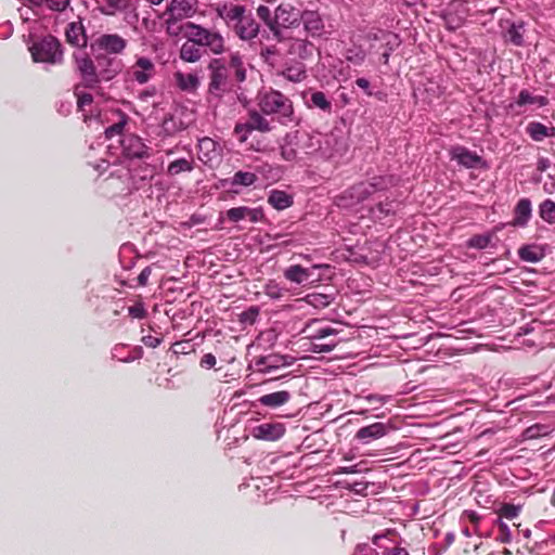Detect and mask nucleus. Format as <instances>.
<instances>
[{
  "mask_svg": "<svg viewBox=\"0 0 555 555\" xmlns=\"http://www.w3.org/2000/svg\"><path fill=\"white\" fill-rule=\"evenodd\" d=\"M125 47L122 37H99L91 43V52L95 57L101 81H109L121 72V60L108 54L119 53Z\"/></svg>",
  "mask_w": 555,
  "mask_h": 555,
  "instance_id": "1",
  "label": "nucleus"
},
{
  "mask_svg": "<svg viewBox=\"0 0 555 555\" xmlns=\"http://www.w3.org/2000/svg\"><path fill=\"white\" fill-rule=\"evenodd\" d=\"M216 12L235 35H258L259 24L246 7L225 2L217 4Z\"/></svg>",
  "mask_w": 555,
  "mask_h": 555,
  "instance_id": "2",
  "label": "nucleus"
},
{
  "mask_svg": "<svg viewBox=\"0 0 555 555\" xmlns=\"http://www.w3.org/2000/svg\"><path fill=\"white\" fill-rule=\"evenodd\" d=\"M258 106L264 115H275L281 124L294 121L295 112L293 102L281 91L269 90L258 98Z\"/></svg>",
  "mask_w": 555,
  "mask_h": 555,
  "instance_id": "3",
  "label": "nucleus"
},
{
  "mask_svg": "<svg viewBox=\"0 0 555 555\" xmlns=\"http://www.w3.org/2000/svg\"><path fill=\"white\" fill-rule=\"evenodd\" d=\"M29 51L35 62L56 63L62 57L61 44L56 37H36Z\"/></svg>",
  "mask_w": 555,
  "mask_h": 555,
  "instance_id": "4",
  "label": "nucleus"
},
{
  "mask_svg": "<svg viewBox=\"0 0 555 555\" xmlns=\"http://www.w3.org/2000/svg\"><path fill=\"white\" fill-rule=\"evenodd\" d=\"M273 129L271 122L258 111H249L246 121L237 122L234 127V133L240 138V142L247 141L248 134L253 131L270 132Z\"/></svg>",
  "mask_w": 555,
  "mask_h": 555,
  "instance_id": "5",
  "label": "nucleus"
},
{
  "mask_svg": "<svg viewBox=\"0 0 555 555\" xmlns=\"http://www.w3.org/2000/svg\"><path fill=\"white\" fill-rule=\"evenodd\" d=\"M210 81L208 86V93L216 98H220L224 92L231 89L230 83V68L224 65H219L217 60L209 64Z\"/></svg>",
  "mask_w": 555,
  "mask_h": 555,
  "instance_id": "6",
  "label": "nucleus"
},
{
  "mask_svg": "<svg viewBox=\"0 0 555 555\" xmlns=\"http://www.w3.org/2000/svg\"><path fill=\"white\" fill-rule=\"evenodd\" d=\"M301 13L298 9L294 8L289 3H281L273 16V22L275 23L274 35H280L281 29L283 28H294L300 24Z\"/></svg>",
  "mask_w": 555,
  "mask_h": 555,
  "instance_id": "7",
  "label": "nucleus"
},
{
  "mask_svg": "<svg viewBox=\"0 0 555 555\" xmlns=\"http://www.w3.org/2000/svg\"><path fill=\"white\" fill-rule=\"evenodd\" d=\"M280 46L286 48V54L302 60L309 59L313 55L315 47L307 38L300 37H285L280 41Z\"/></svg>",
  "mask_w": 555,
  "mask_h": 555,
  "instance_id": "8",
  "label": "nucleus"
},
{
  "mask_svg": "<svg viewBox=\"0 0 555 555\" xmlns=\"http://www.w3.org/2000/svg\"><path fill=\"white\" fill-rule=\"evenodd\" d=\"M76 64L86 88L93 89L101 82L98 67L89 56H76Z\"/></svg>",
  "mask_w": 555,
  "mask_h": 555,
  "instance_id": "9",
  "label": "nucleus"
},
{
  "mask_svg": "<svg viewBox=\"0 0 555 555\" xmlns=\"http://www.w3.org/2000/svg\"><path fill=\"white\" fill-rule=\"evenodd\" d=\"M293 358L281 354H268L256 360L257 370L263 374H271L279 369L286 367L292 364Z\"/></svg>",
  "mask_w": 555,
  "mask_h": 555,
  "instance_id": "10",
  "label": "nucleus"
},
{
  "mask_svg": "<svg viewBox=\"0 0 555 555\" xmlns=\"http://www.w3.org/2000/svg\"><path fill=\"white\" fill-rule=\"evenodd\" d=\"M285 434V427L281 423H263L253 429V436L259 440L276 441Z\"/></svg>",
  "mask_w": 555,
  "mask_h": 555,
  "instance_id": "11",
  "label": "nucleus"
},
{
  "mask_svg": "<svg viewBox=\"0 0 555 555\" xmlns=\"http://www.w3.org/2000/svg\"><path fill=\"white\" fill-rule=\"evenodd\" d=\"M203 53H205V47L201 37H188L181 47L180 57L185 62L194 63L202 57Z\"/></svg>",
  "mask_w": 555,
  "mask_h": 555,
  "instance_id": "12",
  "label": "nucleus"
},
{
  "mask_svg": "<svg viewBox=\"0 0 555 555\" xmlns=\"http://www.w3.org/2000/svg\"><path fill=\"white\" fill-rule=\"evenodd\" d=\"M196 0H171L167 5L165 14L169 20H179L190 16L195 11Z\"/></svg>",
  "mask_w": 555,
  "mask_h": 555,
  "instance_id": "13",
  "label": "nucleus"
},
{
  "mask_svg": "<svg viewBox=\"0 0 555 555\" xmlns=\"http://www.w3.org/2000/svg\"><path fill=\"white\" fill-rule=\"evenodd\" d=\"M227 218L231 222H238L241 220L248 219L250 222L255 223L263 218V212L258 208L240 206L227 210Z\"/></svg>",
  "mask_w": 555,
  "mask_h": 555,
  "instance_id": "14",
  "label": "nucleus"
},
{
  "mask_svg": "<svg viewBox=\"0 0 555 555\" xmlns=\"http://www.w3.org/2000/svg\"><path fill=\"white\" fill-rule=\"evenodd\" d=\"M532 216V204L527 197L520 198L514 207L513 220L511 224L513 227L524 228L528 224Z\"/></svg>",
  "mask_w": 555,
  "mask_h": 555,
  "instance_id": "15",
  "label": "nucleus"
},
{
  "mask_svg": "<svg viewBox=\"0 0 555 555\" xmlns=\"http://www.w3.org/2000/svg\"><path fill=\"white\" fill-rule=\"evenodd\" d=\"M155 74V65L146 57H139L132 67V76L140 85L146 83Z\"/></svg>",
  "mask_w": 555,
  "mask_h": 555,
  "instance_id": "16",
  "label": "nucleus"
},
{
  "mask_svg": "<svg viewBox=\"0 0 555 555\" xmlns=\"http://www.w3.org/2000/svg\"><path fill=\"white\" fill-rule=\"evenodd\" d=\"M306 338L314 341H321L328 336L336 335L338 331L331 326H324L320 321L313 320L302 330Z\"/></svg>",
  "mask_w": 555,
  "mask_h": 555,
  "instance_id": "17",
  "label": "nucleus"
},
{
  "mask_svg": "<svg viewBox=\"0 0 555 555\" xmlns=\"http://www.w3.org/2000/svg\"><path fill=\"white\" fill-rule=\"evenodd\" d=\"M451 158L466 168H476L482 163V158L464 146H456L451 151Z\"/></svg>",
  "mask_w": 555,
  "mask_h": 555,
  "instance_id": "18",
  "label": "nucleus"
},
{
  "mask_svg": "<svg viewBox=\"0 0 555 555\" xmlns=\"http://www.w3.org/2000/svg\"><path fill=\"white\" fill-rule=\"evenodd\" d=\"M321 267V264H314L311 268H304L300 264H292L285 269L284 276L292 283L302 284L310 279L312 275V270Z\"/></svg>",
  "mask_w": 555,
  "mask_h": 555,
  "instance_id": "19",
  "label": "nucleus"
},
{
  "mask_svg": "<svg viewBox=\"0 0 555 555\" xmlns=\"http://www.w3.org/2000/svg\"><path fill=\"white\" fill-rule=\"evenodd\" d=\"M292 399V395L287 390H279L274 392H270L267 395H262L257 399V402L269 409H278L286 403H288Z\"/></svg>",
  "mask_w": 555,
  "mask_h": 555,
  "instance_id": "20",
  "label": "nucleus"
},
{
  "mask_svg": "<svg viewBox=\"0 0 555 555\" xmlns=\"http://www.w3.org/2000/svg\"><path fill=\"white\" fill-rule=\"evenodd\" d=\"M384 188V183L380 178H374L371 182H361L352 188V195L358 201H364L373 193Z\"/></svg>",
  "mask_w": 555,
  "mask_h": 555,
  "instance_id": "21",
  "label": "nucleus"
},
{
  "mask_svg": "<svg viewBox=\"0 0 555 555\" xmlns=\"http://www.w3.org/2000/svg\"><path fill=\"white\" fill-rule=\"evenodd\" d=\"M389 427L384 423H374L364 427H361L356 433V438L359 440L378 439L384 437L388 433Z\"/></svg>",
  "mask_w": 555,
  "mask_h": 555,
  "instance_id": "22",
  "label": "nucleus"
},
{
  "mask_svg": "<svg viewBox=\"0 0 555 555\" xmlns=\"http://www.w3.org/2000/svg\"><path fill=\"white\" fill-rule=\"evenodd\" d=\"M528 104L542 107L548 104V99L543 95H533L529 90L524 89L519 92L518 98L509 105V107L514 108L515 106H524Z\"/></svg>",
  "mask_w": 555,
  "mask_h": 555,
  "instance_id": "23",
  "label": "nucleus"
},
{
  "mask_svg": "<svg viewBox=\"0 0 555 555\" xmlns=\"http://www.w3.org/2000/svg\"><path fill=\"white\" fill-rule=\"evenodd\" d=\"M300 23L304 24V29L311 35L323 28V21L315 11H304L300 16Z\"/></svg>",
  "mask_w": 555,
  "mask_h": 555,
  "instance_id": "24",
  "label": "nucleus"
},
{
  "mask_svg": "<svg viewBox=\"0 0 555 555\" xmlns=\"http://www.w3.org/2000/svg\"><path fill=\"white\" fill-rule=\"evenodd\" d=\"M176 85L186 92H195L199 87V79L196 74H183L177 72L173 75Z\"/></svg>",
  "mask_w": 555,
  "mask_h": 555,
  "instance_id": "25",
  "label": "nucleus"
},
{
  "mask_svg": "<svg viewBox=\"0 0 555 555\" xmlns=\"http://www.w3.org/2000/svg\"><path fill=\"white\" fill-rule=\"evenodd\" d=\"M268 203L278 210H283L293 205V197L285 191L272 190L268 196Z\"/></svg>",
  "mask_w": 555,
  "mask_h": 555,
  "instance_id": "26",
  "label": "nucleus"
},
{
  "mask_svg": "<svg viewBox=\"0 0 555 555\" xmlns=\"http://www.w3.org/2000/svg\"><path fill=\"white\" fill-rule=\"evenodd\" d=\"M518 256L522 261L537 263L543 259L544 253L540 246L528 244L518 249Z\"/></svg>",
  "mask_w": 555,
  "mask_h": 555,
  "instance_id": "27",
  "label": "nucleus"
},
{
  "mask_svg": "<svg viewBox=\"0 0 555 555\" xmlns=\"http://www.w3.org/2000/svg\"><path fill=\"white\" fill-rule=\"evenodd\" d=\"M194 167H195V163L192 157L178 158L176 160H172L168 165L167 175L173 177V176H178L182 172H191V171H193Z\"/></svg>",
  "mask_w": 555,
  "mask_h": 555,
  "instance_id": "28",
  "label": "nucleus"
},
{
  "mask_svg": "<svg viewBox=\"0 0 555 555\" xmlns=\"http://www.w3.org/2000/svg\"><path fill=\"white\" fill-rule=\"evenodd\" d=\"M199 153L203 156H199V159L205 164L212 162L218 157V153L216 151V142L210 138H203L198 141Z\"/></svg>",
  "mask_w": 555,
  "mask_h": 555,
  "instance_id": "29",
  "label": "nucleus"
},
{
  "mask_svg": "<svg viewBox=\"0 0 555 555\" xmlns=\"http://www.w3.org/2000/svg\"><path fill=\"white\" fill-rule=\"evenodd\" d=\"M295 139H297V132L288 133L285 137V143L281 145V157L286 162L298 160V151L294 146Z\"/></svg>",
  "mask_w": 555,
  "mask_h": 555,
  "instance_id": "30",
  "label": "nucleus"
},
{
  "mask_svg": "<svg viewBox=\"0 0 555 555\" xmlns=\"http://www.w3.org/2000/svg\"><path fill=\"white\" fill-rule=\"evenodd\" d=\"M281 75L292 82H300L307 77L306 66L302 63H296L287 66Z\"/></svg>",
  "mask_w": 555,
  "mask_h": 555,
  "instance_id": "31",
  "label": "nucleus"
},
{
  "mask_svg": "<svg viewBox=\"0 0 555 555\" xmlns=\"http://www.w3.org/2000/svg\"><path fill=\"white\" fill-rule=\"evenodd\" d=\"M258 177L255 172L236 171L230 180L232 186H250L256 183Z\"/></svg>",
  "mask_w": 555,
  "mask_h": 555,
  "instance_id": "32",
  "label": "nucleus"
},
{
  "mask_svg": "<svg viewBox=\"0 0 555 555\" xmlns=\"http://www.w3.org/2000/svg\"><path fill=\"white\" fill-rule=\"evenodd\" d=\"M527 133L530 135V138L537 142H540L544 140L546 137H550V129L538 121L529 122L526 128Z\"/></svg>",
  "mask_w": 555,
  "mask_h": 555,
  "instance_id": "33",
  "label": "nucleus"
},
{
  "mask_svg": "<svg viewBox=\"0 0 555 555\" xmlns=\"http://www.w3.org/2000/svg\"><path fill=\"white\" fill-rule=\"evenodd\" d=\"M521 509H522L521 505H515L512 503H503L496 509V514L499 516L498 520H502L503 518H505L507 520H514L520 515Z\"/></svg>",
  "mask_w": 555,
  "mask_h": 555,
  "instance_id": "34",
  "label": "nucleus"
},
{
  "mask_svg": "<svg viewBox=\"0 0 555 555\" xmlns=\"http://www.w3.org/2000/svg\"><path fill=\"white\" fill-rule=\"evenodd\" d=\"M539 216L548 224L555 223V202L551 198L544 199L539 205Z\"/></svg>",
  "mask_w": 555,
  "mask_h": 555,
  "instance_id": "35",
  "label": "nucleus"
},
{
  "mask_svg": "<svg viewBox=\"0 0 555 555\" xmlns=\"http://www.w3.org/2000/svg\"><path fill=\"white\" fill-rule=\"evenodd\" d=\"M334 298L331 295L313 293L306 296V301L317 308L324 309L333 302Z\"/></svg>",
  "mask_w": 555,
  "mask_h": 555,
  "instance_id": "36",
  "label": "nucleus"
},
{
  "mask_svg": "<svg viewBox=\"0 0 555 555\" xmlns=\"http://www.w3.org/2000/svg\"><path fill=\"white\" fill-rule=\"evenodd\" d=\"M129 153L133 158H150L151 157V149L146 146L141 139L135 138L133 143L129 149Z\"/></svg>",
  "mask_w": 555,
  "mask_h": 555,
  "instance_id": "37",
  "label": "nucleus"
},
{
  "mask_svg": "<svg viewBox=\"0 0 555 555\" xmlns=\"http://www.w3.org/2000/svg\"><path fill=\"white\" fill-rule=\"evenodd\" d=\"M311 104L323 112L330 113L332 111V103L322 91H315L310 98Z\"/></svg>",
  "mask_w": 555,
  "mask_h": 555,
  "instance_id": "38",
  "label": "nucleus"
},
{
  "mask_svg": "<svg viewBox=\"0 0 555 555\" xmlns=\"http://www.w3.org/2000/svg\"><path fill=\"white\" fill-rule=\"evenodd\" d=\"M278 43L272 46H266L261 49V55L266 59L267 62H270L274 55H283L286 54V48L284 46H280V41L283 40L284 37H276Z\"/></svg>",
  "mask_w": 555,
  "mask_h": 555,
  "instance_id": "39",
  "label": "nucleus"
},
{
  "mask_svg": "<svg viewBox=\"0 0 555 555\" xmlns=\"http://www.w3.org/2000/svg\"><path fill=\"white\" fill-rule=\"evenodd\" d=\"M31 3L39 7H46L49 10L62 12L68 4L69 0H30Z\"/></svg>",
  "mask_w": 555,
  "mask_h": 555,
  "instance_id": "40",
  "label": "nucleus"
},
{
  "mask_svg": "<svg viewBox=\"0 0 555 555\" xmlns=\"http://www.w3.org/2000/svg\"><path fill=\"white\" fill-rule=\"evenodd\" d=\"M203 40L205 52L209 49L212 53H221L224 49L223 37H201Z\"/></svg>",
  "mask_w": 555,
  "mask_h": 555,
  "instance_id": "41",
  "label": "nucleus"
},
{
  "mask_svg": "<svg viewBox=\"0 0 555 555\" xmlns=\"http://www.w3.org/2000/svg\"><path fill=\"white\" fill-rule=\"evenodd\" d=\"M492 241L491 234H476L467 241L469 248L485 249Z\"/></svg>",
  "mask_w": 555,
  "mask_h": 555,
  "instance_id": "42",
  "label": "nucleus"
},
{
  "mask_svg": "<svg viewBox=\"0 0 555 555\" xmlns=\"http://www.w3.org/2000/svg\"><path fill=\"white\" fill-rule=\"evenodd\" d=\"M228 68H230V74L233 72L237 82H243L246 79V69L238 57H232Z\"/></svg>",
  "mask_w": 555,
  "mask_h": 555,
  "instance_id": "43",
  "label": "nucleus"
},
{
  "mask_svg": "<svg viewBox=\"0 0 555 555\" xmlns=\"http://www.w3.org/2000/svg\"><path fill=\"white\" fill-rule=\"evenodd\" d=\"M127 118L128 117L125 114H122L119 121L107 127L105 129L106 139H113L116 135H120L124 132L125 126L127 124Z\"/></svg>",
  "mask_w": 555,
  "mask_h": 555,
  "instance_id": "44",
  "label": "nucleus"
},
{
  "mask_svg": "<svg viewBox=\"0 0 555 555\" xmlns=\"http://www.w3.org/2000/svg\"><path fill=\"white\" fill-rule=\"evenodd\" d=\"M257 15L274 33L275 23L273 22L270 9L266 5H259L257 8Z\"/></svg>",
  "mask_w": 555,
  "mask_h": 555,
  "instance_id": "45",
  "label": "nucleus"
},
{
  "mask_svg": "<svg viewBox=\"0 0 555 555\" xmlns=\"http://www.w3.org/2000/svg\"><path fill=\"white\" fill-rule=\"evenodd\" d=\"M498 526L499 534L496 537V540H499L502 543H509L512 541V533L508 526L502 520H498Z\"/></svg>",
  "mask_w": 555,
  "mask_h": 555,
  "instance_id": "46",
  "label": "nucleus"
},
{
  "mask_svg": "<svg viewBox=\"0 0 555 555\" xmlns=\"http://www.w3.org/2000/svg\"><path fill=\"white\" fill-rule=\"evenodd\" d=\"M346 59L352 62L356 65H360L363 63L365 59V52L363 50H347L345 54Z\"/></svg>",
  "mask_w": 555,
  "mask_h": 555,
  "instance_id": "47",
  "label": "nucleus"
},
{
  "mask_svg": "<svg viewBox=\"0 0 555 555\" xmlns=\"http://www.w3.org/2000/svg\"><path fill=\"white\" fill-rule=\"evenodd\" d=\"M462 519L469 521L474 526V532L478 533V525L481 520V516L477 512L466 509L462 514Z\"/></svg>",
  "mask_w": 555,
  "mask_h": 555,
  "instance_id": "48",
  "label": "nucleus"
},
{
  "mask_svg": "<svg viewBox=\"0 0 555 555\" xmlns=\"http://www.w3.org/2000/svg\"><path fill=\"white\" fill-rule=\"evenodd\" d=\"M259 315V308L258 307H249L247 310L242 312L241 314V322L253 324L256 322V319Z\"/></svg>",
  "mask_w": 555,
  "mask_h": 555,
  "instance_id": "49",
  "label": "nucleus"
},
{
  "mask_svg": "<svg viewBox=\"0 0 555 555\" xmlns=\"http://www.w3.org/2000/svg\"><path fill=\"white\" fill-rule=\"evenodd\" d=\"M124 0H104L102 12L105 14H114L117 10L122 9Z\"/></svg>",
  "mask_w": 555,
  "mask_h": 555,
  "instance_id": "50",
  "label": "nucleus"
},
{
  "mask_svg": "<svg viewBox=\"0 0 555 555\" xmlns=\"http://www.w3.org/2000/svg\"><path fill=\"white\" fill-rule=\"evenodd\" d=\"M352 555H379L378 552L366 543L358 544Z\"/></svg>",
  "mask_w": 555,
  "mask_h": 555,
  "instance_id": "51",
  "label": "nucleus"
},
{
  "mask_svg": "<svg viewBox=\"0 0 555 555\" xmlns=\"http://www.w3.org/2000/svg\"><path fill=\"white\" fill-rule=\"evenodd\" d=\"M93 96L90 93L77 94V106L79 111H85L86 106L91 105Z\"/></svg>",
  "mask_w": 555,
  "mask_h": 555,
  "instance_id": "52",
  "label": "nucleus"
},
{
  "mask_svg": "<svg viewBox=\"0 0 555 555\" xmlns=\"http://www.w3.org/2000/svg\"><path fill=\"white\" fill-rule=\"evenodd\" d=\"M217 363V359L212 353H206L202 357L199 365L202 369H212Z\"/></svg>",
  "mask_w": 555,
  "mask_h": 555,
  "instance_id": "53",
  "label": "nucleus"
},
{
  "mask_svg": "<svg viewBox=\"0 0 555 555\" xmlns=\"http://www.w3.org/2000/svg\"><path fill=\"white\" fill-rule=\"evenodd\" d=\"M335 341L330 343H313V350L318 352H330L336 347Z\"/></svg>",
  "mask_w": 555,
  "mask_h": 555,
  "instance_id": "54",
  "label": "nucleus"
},
{
  "mask_svg": "<svg viewBox=\"0 0 555 555\" xmlns=\"http://www.w3.org/2000/svg\"><path fill=\"white\" fill-rule=\"evenodd\" d=\"M383 555H410V553L405 547L398 545L385 548Z\"/></svg>",
  "mask_w": 555,
  "mask_h": 555,
  "instance_id": "55",
  "label": "nucleus"
},
{
  "mask_svg": "<svg viewBox=\"0 0 555 555\" xmlns=\"http://www.w3.org/2000/svg\"><path fill=\"white\" fill-rule=\"evenodd\" d=\"M152 274V268L145 267L138 276V283L140 286H145L147 284V281Z\"/></svg>",
  "mask_w": 555,
  "mask_h": 555,
  "instance_id": "56",
  "label": "nucleus"
},
{
  "mask_svg": "<svg viewBox=\"0 0 555 555\" xmlns=\"http://www.w3.org/2000/svg\"><path fill=\"white\" fill-rule=\"evenodd\" d=\"M67 42L72 46L77 47H87L88 44V37H66Z\"/></svg>",
  "mask_w": 555,
  "mask_h": 555,
  "instance_id": "57",
  "label": "nucleus"
},
{
  "mask_svg": "<svg viewBox=\"0 0 555 555\" xmlns=\"http://www.w3.org/2000/svg\"><path fill=\"white\" fill-rule=\"evenodd\" d=\"M356 85L363 89L369 96L373 95L372 91L370 90V81L366 78H358L356 80Z\"/></svg>",
  "mask_w": 555,
  "mask_h": 555,
  "instance_id": "58",
  "label": "nucleus"
},
{
  "mask_svg": "<svg viewBox=\"0 0 555 555\" xmlns=\"http://www.w3.org/2000/svg\"><path fill=\"white\" fill-rule=\"evenodd\" d=\"M391 205L389 203H379L376 205V209L378 210V212L385 215V216H388L390 212H391Z\"/></svg>",
  "mask_w": 555,
  "mask_h": 555,
  "instance_id": "59",
  "label": "nucleus"
},
{
  "mask_svg": "<svg viewBox=\"0 0 555 555\" xmlns=\"http://www.w3.org/2000/svg\"><path fill=\"white\" fill-rule=\"evenodd\" d=\"M143 341L145 345L155 348L160 344L162 339L153 336H147L143 338Z\"/></svg>",
  "mask_w": 555,
  "mask_h": 555,
  "instance_id": "60",
  "label": "nucleus"
},
{
  "mask_svg": "<svg viewBox=\"0 0 555 555\" xmlns=\"http://www.w3.org/2000/svg\"><path fill=\"white\" fill-rule=\"evenodd\" d=\"M186 26L193 28V29H196L195 33H193L192 35H196V36H199V35H210L207 30L205 29H201L198 27H194L191 23H186Z\"/></svg>",
  "mask_w": 555,
  "mask_h": 555,
  "instance_id": "61",
  "label": "nucleus"
},
{
  "mask_svg": "<svg viewBox=\"0 0 555 555\" xmlns=\"http://www.w3.org/2000/svg\"><path fill=\"white\" fill-rule=\"evenodd\" d=\"M509 39L515 46H521L524 43V37H509Z\"/></svg>",
  "mask_w": 555,
  "mask_h": 555,
  "instance_id": "62",
  "label": "nucleus"
},
{
  "mask_svg": "<svg viewBox=\"0 0 555 555\" xmlns=\"http://www.w3.org/2000/svg\"><path fill=\"white\" fill-rule=\"evenodd\" d=\"M264 169H268V172H271L273 170V167L268 164L257 167V171L259 172H263Z\"/></svg>",
  "mask_w": 555,
  "mask_h": 555,
  "instance_id": "63",
  "label": "nucleus"
},
{
  "mask_svg": "<svg viewBox=\"0 0 555 555\" xmlns=\"http://www.w3.org/2000/svg\"><path fill=\"white\" fill-rule=\"evenodd\" d=\"M546 160L545 159H540L539 163H538V169L541 170V171H544L546 169Z\"/></svg>",
  "mask_w": 555,
  "mask_h": 555,
  "instance_id": "64",
  "label": "nucleus"
}]
</instances>
